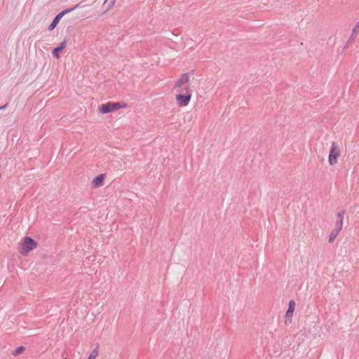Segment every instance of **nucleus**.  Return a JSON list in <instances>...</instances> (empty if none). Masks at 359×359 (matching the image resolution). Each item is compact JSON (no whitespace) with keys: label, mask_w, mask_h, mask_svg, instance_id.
Segmentation results:
<instances>
[{"label":"nucleus","mask_w":359,"mask_h":359,"mask_svg":"<svg viewBox=\"0 0 359 359\" xmlns=\"http://www.w3.org/2000/svg\"><path fill=\"white\" fill-rule=\"evenodd\" d=\"M181 93L176 95V102L179 107H186L191 98V90L189 86H185L180 90Z\"/></svg>","instance_id":"obj_1"},{"label":"nucleus","mask_w":359,"mask_h":359,"mask_svg":"<svg viewBox=\"0 0 359 359\" xmlns=\"http://www.w3.org/2000/svg\"><path fill=\"white\" fill-rule=\"evenodd\" d=\"M38 246V243L32 238L26 236L20 245L19 252L22 255H27L30 251Z\"/></svg>","instance_id":"obj_2"},{"label":"nucleus","mask_w":359,"mask_h":359,"mask_svg":"<svg viewBox=\"0 0 359 359\" xmlns=\"http://www.w3.org/2000/svg\"><path fill=\"white\" fill-rule=\"evenodd\" d=\"M341 154V150L337 142H333L331 145L328 156V162L330 165H334L337 163L338 159Z\"/></svg>","instance_id":"obj_3"},{"label":"nucleus","mask_w":359,"mask_h":359,"mask_svg":"<svg viewBox=\"0 0 359 359\" xmlns=\"http://www.w3.org/2000/svg\"><path fill=\"white\" fill-rule=\"evenodd\" d=\"M126 104H121L120 102H109L103 104L99 107V111L102 114H108L117 111L121 108H126Z\"/></svg>","instance_id":"obj_4"},{"label":"nucleus","mask_w":359,"mask_h":359,"mask_svg":"<svg viewBox=\"0 0 359 359\" xmlns=\"http://www.w3.org/2000/svg\"><path fill=\"white\" fill-rule=\"evenodd\" d=\"M79 4H78L76 6L73 7V8H67V9H65L64 11H62V12H60V13H58L55 18L53 19V22H51V24L50 25V26L48 27V29L50 31L51 30H53L56 26L57 25V24L59 23L60 19L67 13H70L72 12V11H74L75 8H76L77 7H79Z\"/></svg>","instance_id":"obj_5"},{"label":"nucleus","mask_w":359,"mask_h":359,"mask_svg":"<svg viewBox=\"0 0 359 359\" xmlns=\"http://www.w3.org/2000/svg\"><path fill=\"white\" fill-rule=\"evenodd\" d=\"M190 75L189 73L183 74L181 77L176 81L174 88L178 89L182 88V86H189L188 83L189 82Z\"/></svg>","instance_id":"obj_6"},{"label":"nucleus","mask_w":359,"mask_h":359,"mask_svg":"<svg viewBox=\"0 0 359 359\" xmlns=\"http://www.w3.org/2000/svg\"><path fill=\"white\" fill-rule=\"evenodd\" d=\"M295 309V302L294 300H290L289 302V307L285 313V324L291 323L292 316Z\"/></svg>","instance_id":"obj_7"},{"label":"nucleus","mask_w":359,"mask_h":359,"mask_svg":"<svg viewBox=\"0 0 359 359\" xmlns=\"http://www.w3.org/2000/svg\"><path fill=\"white\" fill-rule=\"evenodd\" d=\"M359 32V21L356 23V25L354 26L352 34H351L350 37L348 38V41L346 43V45L344 46V48H347L354 39L356 38L357 34Z\"/></svg>","instance_id":"obj_8"},{"label":"nucleus","mask_w":359,"mask_h":359,"mask_svg":"<svg viewBox=\"0 0 359 359\" xmlns=\"http://www.w3.org/2000/svg\"><path fill=\"white\" fill-rule=\"evenodd\" d=\"M345 214V211L340 212L337 214L338 219L335 222V226L333 229L340 232L343 227V219Z\"/></svg>","instance_id":"obj_9"},{"label":"nucleus","mask_w":359,"mask_h":359,"mask_svg":"<svg viewBox=\"0 0 359 359\" xmlns=\"http://www.w3.org/2000/svg\"><path fill=\"white\" fill-rule=\"evenodd\" d=\"M66 46H67V41L64 40L62 42H61L60 43V45L57 47L55 48L53 50V52H52L53 55L56 58H59L60 57L59 53L61 52L63 49H65L66 48Z\"/></svg>","instance_id":"obj_10"},{"label":"nucleus","mask_w":359,"mask_h":359,"mask_svg":"<svg viewBox=\"0 0 359 359\" xmlns=\"http://www.w3.org/2000/svg\"><path fill=\"white\" fill-rule=\"evenodd\" d=\"M103 182H104V175H99L98 176L95 177L93 179V185L94 187H99L103 184Z\"/></svg>","instance_id":"obj_11"},{"label":"nucleus","mask_w":359,"mask_h":359,"mask_svg":"<svg viewBox=\"0 0 359 359\" xmlns=\"http://www.w3.org/2000/svg\"><path fill=\"white\" fill-rule=\"evenodd\" d=\"M339 233V231L332 229L329 236V239H328L329 242L332 243L334 241V239L337 238V236H338Z\"/></svg>","instance_id":"obj_12"},{"label":"nucleus","mask_w":359,"mask_h":359,"mask_svg":"<svg viewBox=\"0 0 359 359\" xmlns=\"http://www.w3.org/2000/svg\"><path fill=\"white\" fill-rule=\"evenodd\" d=\"M25 347L21 346L16 348V350L13 353L14 355H18L21 354L25 351Z\"/></svg>","instance_id":"obj_13"},{"label":"nucleus","mask_w":359,"mask_h":359,"mask_svg":"<svg viewBox=\"0 0 359 359\" xmlns=\"http://www.w3.org/2000/svg\"><path fill=\"white\" fill-rule=\"evenodd\" d=\"M98 356V351L95 348L94 349L91 353L90 354V355L88 356V359H95Z\"/></svg>","instance_id":"obj_14"},{"label":"nucleus","mask_w":359,"mask_h":359,"mask_svg":"<svg viewBox=\"0 0 359 359\" xmlns=\"http://www.w3.org/2000/svg\"><path fill=\"white\" fill-rule=\"evenodd\" d=\"M7 106V104H6L5 105L2 106L0 107V109H5Z\"/></svg>","instance_id":"obj_15"},{"label":"nucleus","mask_w":359,"mask_h":359,"mask_svg":"<svg viewBox=\"0 0 359 359\" xmlns=\"http://www.w3.org/2000/svg\"><path fill=\"white\" fill-rule=\"evenodd\" d=\"M65 359H67L66 358H65Z\"/></svg>","instance_id":"obj_16"}]
</instances>
